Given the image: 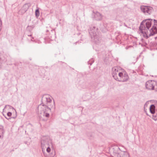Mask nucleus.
Segmentation results:
<instances>
[{
    "instance_id": "1",
    "label": "nucleus",
    "mask_w": 157,
    "mask_h": 157,
    "mask_svg": "<svg viewBox=\"0 0 157 157\" xmlns=\"http://www.w3.org/2000/svg\"><path fill=\"white\" fill-rule=\"evenodd\" d=\"M139 29L143 36L147 39L157 33V21L151 19L144 20L141 23Z\"/></svg>"
},
{
    "instance_id": "2",
    "label": "nucleus",
    "mask_w": 157,
    "mask_h": 157,
    "mask_svg": "<svg viewBox=\"0 0 157 157\" xmlns=\"http://www.w3.org/2000/svg\"><path fill=\"white\" fill-rule=\"evenodd\" d=\"M146 89L148 90L157 91V82L153 80L147 81L145 84Z\"/></svg>"
},
{
    "instance_id": "3",
    "label": "nucleus",
    "mask_w": 157,
    "mask_h": 157,
    "mask_svg": "<svg viewBox=\"0 0 157 157\" xmlns=\"http://www.w3.org/2000/svg\"><path fill=\"white\" fill-rule=\"evenodd\" d=\"M41 106V107L40 108V114L47 118L49 117V112L51 111V109L47 106L42 104H40L39 107Z\"/></svg>"
},
{
    "instance_id": "4",
    "label": "nucleus",
    "mask_w": 157,
    "mask_h": 157,
    "mask_svg": "<svg viewBox=\"0 0 157 157\" xmlns=\"http://www.w3.org/2000/svg\"><path fill=\"white\" fill-rule=\"evenodd\" d=\"M140 8L142 12L146 15L151 14L153 11V8L150 6H143Z\"/></svg>"
},
{
    "instance_id": "5",
    "label": "nucleus",
    "mask_w": 157,
    "mask_h": 157,
    "mask_svg": "<svg viewBox=\"0 0 157 157\" xmlns=\"http://www.w3.org/2000/svg\"><path fill=\"white\" fill-rule=\"evenodd\" d=\"M118 76L119 77V78H118L119 80L117 81L119 82H126L128 80L129 78L127 73L125 71L122 72H119Z\"/></svg>"
},
{
    "instance_id": "6",
    "label": "nucleus",
    "mask_w": 157,
    "mask_h": 157,
    "mask_svg": "<svg viewBox=\"0 0 157 157\" xmlns=\"http://www.w3.org/2000/svg\"><path fill=\"white\" fill-rule=\"evenodd\" d=\"M92 18L94 20L97 21H101L102 20L103 16L102 14L98 11L95 12L93 11Z\"/></svg>"
},
{
    "instance_id": "7",
    "label": "nucleus",
    "mask_w": 157,
    "mask_h": 157,
    "mask_svg": "<svg viewBox=\"0 0 157 157\" xmlns=\"http://www.w3.org/2000/svg\"><path fill=\"white\" fill-rule=\"evenodd\" d=\"M113 157H118L120 155L121 151L120 148L118 146L113 147L112 148Z\"/></svg>"
},
{
    "instance_id": "8",
    "label": "nucleus",
    "mask_w": 157,
    "mask_h": 157,
    "mask_svg": "<svg viewBox=\"0 0 157 157\" xmlns=\"http://www.w3.org/2000/svg\"><path fill=\"white\" fill-rule=\"evenodd\" d=\"M120 72L117 67H114L112 68V75L114 78L116 80H119L117 75Z\"/></svg>"
},
{
    "instance_id": "9",
    "label": "nucleus",
    "mask_w": 157,
    "mask_h": 157,
    "mask_svg": "<svg viewBox=\"0 0 157 157\" xmlns=\"http://www.w3.org/2000/svg\"><path fill=\"white\" fill-rule=\"evenodd\" d=\"M98 28L95 26H92L90 28V30L89 33L91 36V37H94V38H96L97 36L96 32Z\"/></svg>"
},
{
    "instance_id": "10",
    "label": "nucleus",
    "mask_w": 157,
    "mask_h": 157,
    "mask_svg": "<svg viewBox=\"0 0 157 157\" xmlns=\"http://www.w3.org/2000/svg\"><path fill=\"white\" fill-rule=\"evenodd\" d=\"M143 46H145L147 48H148V46H149L151 48H153L155 45V44L154 42L150 41L149 40H148L147 42H143Z\"/></svg>"
},
{
    "instance_id": "11",
    "label": "nucleus",
    "mask_w": 157,
    "mask_h": 157,
    "mask_svg": "<svg viewBox=\"0 0 157 157\" xmlns=\"http://www.w3.org/2000/svg\"><path fill=\"white\" fill-rule=\"evenodd\" d=\"M48 140L46 138L44 137L42 138L41 140V146L42 150L44 148L46 145L48 144Z\"/></svg>"
},
{
    "instance_id": "12",
    "label": "nucleus",
    "mask_w": 157,
    "mask_h": 157,
    "mask_svg": "<svg viewBox=\"0 0 157 157\" xmlns=\"http://www.w3.org/2000/svg\"><path fill=\"white\" fill-rule=\"evenodd\" d=\"M46 101L47 103H50L52 101V100L48 96H46V95H44L42 97L41 101L43 102L44 101Z\"/></svg>"
},
{
    "instance_id": "13",
    "label": "nucleus",
    "mask_w": 157,
    "mask_h": 157,
    "mask_svg": "<svg viewBox=\"0 0 157 157\" xmlns=\"http://www.w3.org/2000/svg\"><path fill=\"white\" fill-rule=\"evenodd\" d=\"M48 37L50 40H52L54 39L55 37V33L54 31L51 30V32L49 33Z\"/></svg>"
},
{
    "instance_id": "14",
    "label": "nucleus",
    "mask_w": 157,
    "mask_h": 157,
    "mask_svg": "<svg viewBox=\"0 0 157 157\" xmlns=\"http://www.w3.org/2000/svg\"><path fill=\"white\" fill-rule=\"evenodd\" d=\"M155 106L154 105H152L149 108L150 112L152 113H154L156 110H155Z\"/></svg>"
},
{
    "instance_id": "15",
    "label": "nucleus",
    "mask_w": 157,
    "mask_h": 157,
    "mask_svg": "<svg viewBox=\"0 0 157 157\" xmlns=\"http://www.w3.org/2000/svg\"><path fill=\"white\" fill-rule=\"evenodd\" d=\"M153 114L152 115V118L154 120L156 121L157 120V110H156V111L154 112V113H152Z\"/></svg>"
},
{
    "instance_id": "16",
    "label": "nucleus",
    "mask_w": 157,
    "mask_h": 157,
    "mask_svg": "<svg viewBox=\"0 0 157 157\" xmlns=\"http://www.w3.org/2000/svg\"><path fill=\"white\" fill-rule=\"evenodd\" d=\"M5 132V131L4 130L3 127L2 126H0V133L3 134Z\"/></svg>"
},
{
    "instance_id": "17",
    "label": "nucleus",
    "mask_w": 157,
    "mask_h": 157,
    "mask_svg": "<svg viewBox=\"0 0 157 157\" xmlns=\"http://www.w3.org/2000/svg\"><path fill=\"white\" fill-rule=\"evenodd\" d=\"M7 116L9 117L8 118L5 116V118L6 119H7V120H9L11 118L10 117H11L12 115V113L11 112H8L7 113Z\"/></svg>"
},
{
    "instance_id": "18",
    "label": "nucleus",
    "mask_w": 157,
    "mask_h": 157,
    "mask_svg": "<svg viewBox=\"0 0 157 157\" xmlns=\"http://www.w3.org/2000/svg\"><path fill=\"white\" fill-rule=\"evenodd\" d=\"M35 14L36 17H38L40 15L39 11L38 9L36 10L35 12Z\"/></svg>"
},
{
    "instance_id": "19",
    "label": "nucleus",
    "mask_w": 157,
    "mask_h": 157,
    "mask_svg": "<svg viewBox=\"0 0 157 157\" xmlns=\"http://www.w3.org/2000/svg\"><path fill=\"white\" fill-rule=\"evenodd\" d=\"M94 62V60L93 59H91L88 62V64H90V65H91Z\"/></svg>"
},
{
    "instance_id": "20",
    "label": "nucleus",
    "mask_w": 157,
    "mask_h": 157,
    "mask_svg": "<svg viewBox=\"0 0 157 157\" xmlns=\"http://www.w3.org/2000/svg\"><path fill=\"white\" fill-rule=\"evenodd\" d=\"M2 59L0 57V70L2 68Z\"/></svg>"
},
{
    "instance_id": "21",
    "label": "nucleus",
    "mask_w": 157,
    "mask_h": 157,
    "mask_svg": "<svg viewBox=\"0 0 157 157\" xmlns=\"http://www.w3.org/2000/svg\"><path fill=\"white\" fill-rule=\"evenodd\" d=\"M46 151L48 152H50L51 151V149L50 147H48L47 148Z\"/></svg>"
},
{
    "instance_id": "22",
    "label": "nucleus",
    "mask_w": 157,
    "mask_h": 157,
    "mask_svg": "<svg viewBox=\"0 0 157 157\" xmlns=\"http://www.w3.org/2000/svg\"><path fill=\"white\" fill-rule=\"evenodd\" d=\"M2 21H1V19H0V31H1V30L2 28Z\"/></svg>"
},
{
    "instance_id": "23",
    "label": "nucleus",
    "mask_w": 157,
    "mask_h": 157,
    "mask_svg": "<svg viewBox=\"0 0 157 157\" xmlns=\"http://www.w3.org/2000/svg\"><path fill=\"white\" fill-rule=\"evenodd\" d=\"M3 136V134L2 135V134H1V135H0V138H1Z\"/></svg>"
},
{
    "instance_id": "24",
    "label": "nucleus",
    "mask_w": 157,
    "mask_h": 157,
    "mask_svg": "<svg viewBox=\"0 0 157 157\" xmlns=\"http://www.w3.org/2000/svg\"><path fill=\"white\" fill-rule=\"evenodd\" d=\"M28 27H32V26H28Z\"/></svg>"
},
{
    "instance_id": "25",
    "label": "nucleus",
    "mask_w": 157,
    "mask_h": 157,
    "mask_svg": "<svg viewBox=\"0 0 157 157\" xmlns=\"http://www.w3.org/2000/svg\"><path fill=\"white\" fill-rule=\"evenodd\" d=\"M55 104V102H54L53 105H54V106H55V104Z\"/></svg>"
},
{
    "instance_id": "26",
    "label": "nucleus",
    "mask_w": 157,
    "mask_h": 157,
    "mask_svg": "<svg viewBox=\"0 0 157 157\" xmlns=\"http://www.w3.org/2000/svg\"><path fill=\"white\" fill-rule=\"evenodd\" d=\"M28 36H31V35H28Z\"/></svg>"
},
{
    "instance_id": "27",
    "label": "nucleus",
    "mask_w": 157,
    "mask_h": 157,
    "mask_svg": "<svg viewBox=\"0 0 157 157\" xmlns=\"http://www.w3.org/2000/svg\"><path fill=\"white\" fill-rule=\"evenodd\" d=\"M47 31H48V30H46V32H47Z\"/></svg>"
}]
</instances>
